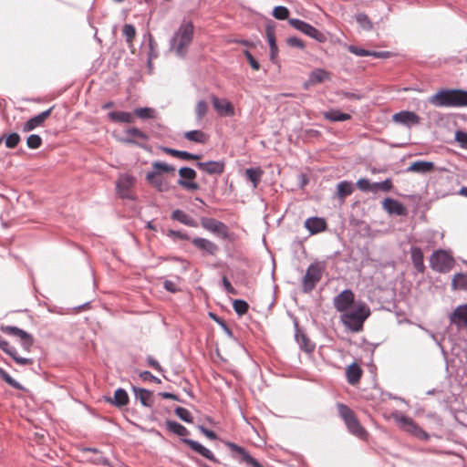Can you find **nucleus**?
Instances as JSON below:
<instances>
[{"mask_svg": "<svg viewBox=\"0 0 467 467\" xmlns=\"http://www.w3.org/2000/svg\"><path fill=\"white\" fill-rule=\"evenodd\" d=\"M165 426L169 431L182 437V442L188 445L193 451L202 455L203 458L209 460L214 464H223L211 450L200 442L187 438L190 431L183 425L175 420H168L165 421Z\"/></svg>", "mask_w": 467, "mask_h": 467, "instance_id": "1", "label": "nucleus"}, {"mask_svg": "<svg viewBox=\"0 0 467 467\" xmlns=\"http://www.w3.org/2000/svg\"><path fill=\"white\" fill-rule=\"evenodd\" d=\"M194 26L192 21L183 20L170 40V48L178 57L184 58L192 42Z\"/></svg>", "mask_w": 467, "mask_h": 467, "instance_id": "2", "label": "nucleus"}, {"mask_svg": "<svg viewBox=\"0 0 467 467\" xmlns=\"http://www.w3.org/2000/svg\"><path fill=\"white\" fill-rule=\"evenodd\" d=\"M429 102L437 107H467V90L459 88L441 89L430 97Z\"/></svg>", "mask_w": 467, "mask_h": 467, "instance_id": "3", "label": "nucleus"}, {"mask_svg": "<svg viewBox=\"0 0 467 467\" xmlns=\"http://www.w3.org/2000/svg\"><path fill=\"white\" fill-rule=\"evenodd\" d=\"M369 316V307L362 303L357 306L355 309L343 312L340 318L346 328L357 333L363 329L364 322Z\"/></svg>", "mask_w": 467, "mask_h": 467, "instance_id": "4", "label": "nucleus"}, {"mask_svg": "<svg viewBox=\"0 0 467 467\" xmlns=\"http://www.w3.org/2000/svg\"><path fill=\"white\" fill-rule=\"evenodd\" d=\"M337 411L340 418L344 420L348 431L357 436L358 438L363 439L367 435L366 430L361 426L354 411L347 405L343 403L337 404Z\"/></svg>", "mask_w": 467, "mask_h": 467, "instance_id": "5", "label": "nucleus"}, {"mask_svg": "<svg viewBox=\"0 0 467 467\" xmlns=\"http://www.w3.org/2000/svg\"><path fill=\"white\" fill-rule=\"evenodd\" d=\"M393 419L398 423L399 427L404 431L410 433L420 441H429L430 435L411 418L404 415L401 412H395L393 413Z\"/></svg>", "mask_w": 467, "mask_h": 467, "instance_id": "6", "label": "nucleus"}, {"mask_svg": "<svg viewBox=\"0 0 467 467\" xmlns=\"http://www.w3.org/2000/svg\"><path fill=\"white\" fill-rule=\"evenodd\" d=\"M324 271V263H311L306 269L305 276L303 277L302 291L304 293H310L314 290L317 284L322 279Z\"/></svg>", "mask_w": 467, "mask_h": 467, "instance_id": "7", "label": "nucleus"}, {"mask_svg": "<svg viewBox=\"0 0 467 467\" xmlns=\"http://www.w3.org/2000/svg\"><path fill=\"white\" fill-rule=\"evenodd\" d=\"M454 265V259L446 251L438 250L430 257V266L439 273H448Z\"/></svg>", "mask_w": 467, "mask_h": 467, "instance_id": "8", "label": "nucleus"}, {"mask_svg": "<svg viewBox=\"0 0 467 467\" xmlns=\"http://www.w3.org/2000/svg\"><path fill=\"white\" fill-rule=\"evenodd\" d=\"M288 23L295 29L300 31L301 33L315 39L316 41H317L319 43H325L327 39V36L325 33L319 31L316 27H314L312 25H310L303 20H300L298 18H289Z\"/></svg>", "mask_w": 467, "mask_h": 467, "instance_id": "9", "label": "nucleus"}, {"mask_svg": "<svg viewBox=\"0 0 467 467\" xmlns=\"http://www.w3.org/2000/svg\"><path fill=\"white\" fill-rule=\"evenodd\" d=\"M0 330L6 335L18 337L23 350L30 352L34 345V337L31 334L15 326H1Z\"/></svg>", "mask_w": 467, "mask_h": 467, "instance_id": "10", "label": "nucleus"}, {"mask_svg": "<svg viewBox=\"0 0 467 467\" xmlns=\"http://www.w3.org/2000/svg\"><path fill=\"white\" fill-rule=\"evenodd\" d=\"M180 179L177 181L178 185L182 186L187 191H196L199 189V184L193 180L196 178V171L190 167H182L179 169Z\"/></svg>", "mask_w": 467, "mask_h": 467, "instance_id": "11", "label": "nucleus"}, {"mask_svg": "<svg viewBox=\"0 0 467 467\" xmlns=\"http://www.w3.org/2000/svg\"><path fill=\"white\" fill-rule=\"evenodd\" d=\"M201 224L205 230L217 234L223 240L228 239L229 237L228 227L223 222L217 221L213 218L202 217L201 219Z\"/></svg>", "mask_w": 467, "mask_h": 467, "instance_id": "12", "label": "nucleus"}, {"mask_svg": "<svg viewBox=\"0 0 467 467\" xmlns=\"http://www.w3.org/2000/svg\"><path fill=\"white\" fill-rule=\"evenodd\" d=\"M354 302L355 295L353 291L350 289L343 290L333 299V305L335 308L341 313L348 310L349 307L354 304Z\"/></svg>", "mask_w": 467, "mask_h": 467, "instance_id": "13", "label": "nucleus"}, {"mask_svg": "<svg viewBox=\"0 0 467 467\" xmlns=\"http://www.w3.org/2000/svg\"><path fill=\"white\" fill-rule=\"evenodd\" d=\"M225 445L232 451L237 452L240 456V462L245 463L248 467H263L262 464L252 457L245 448L237 445L232 441H225Z\"/></svg>", "mask_w": 467, "mask_h": 467, "instance_id": "14", "label": "nucleus"}, {"mask_svg": "<svg viewBox=\"0 0 467 467\" xmlns=\"http://www.w3.org/2000/svg\"><path fill=\"white\" fill-rule=\"evenodd\" d=\"M214 109L221 117H233L235 114L234 105L225 99H218L215 96L211 98Z\"/></svg>", "mask_w": 467, "mask_h": 467, "instance_id": "15", "label": "nucleus"}, {"mask_svg": "<svg viewBox=\"0 0 467 467\" xmlns=\"http://www.w3.org/2000/svg\"><path fill=\"white\" fill-rule=\"evenodd\" d=\"M451 324L458 328L467 327V304L459 305L450 315Z\"/></svg>", "mask_w": 467, "mask_h": 467, "instance_id": "16", "label": "nucleus"}, {"mask_svg": "<svg viewBox=\"0 0 467 467\" xmlns=\"http://www.w3.org/2000/svg\"><path fill=\"white\" fill-rule=\"evenodd\" d=\"M0 348L18 365L26 366L33 363L32 358L19 357L16 348L11 346L2 336H0Z\"/></svg>", "mask_w": 467, "mask_h": 467, "instance_id": "17", "label": "nucleus"}, {"mask_svg": "<svg viewBox=\"0 0 467 467\" xmlns=\"http://www.w3.org/2000/svg\"><path fill=\"white\" fill-rule=\"evenodd\" d=\"M196 167L210 174V175H220L224 171L225 169V161L223 160L221 161H209L201 162L198 161L196 163Z\"/></svg>", "mask_w": 467, "mask_h": 467, "instance_id": "18", "label": "nucleus"}, {"mask_svg": "<svg viewBox=\"0 0 467 467\" xmlns=\"http://www.w3.org/2000/svg\"><path fill=\"white\" fill-rule=\"evenodd\" d=\"M192 244L201 250L203 254L214 256L219 251L218 245L206 238L194 237L192 239Z\"/></svg>", "mask_w": 467, "mask_h": 467, "instance_id": "19", "label": "nucleus"}, {"mask_svg": "<svg viewBox=\"0 0 467 467\" xmlns=\"http://www.w3.org/2000/svg\"><path fill=\"white\" fill-rule=\"evenodd\" d=\"M54 106L29 119L27 121L25 122L22 130L24 132H29L35 130L36 128L41 126L43 122L51 115Z\"/></svg>", "mask_w": 467, "mask_h": 467, "instance_id": "20", "label": "nucleus"}, {"mask_svg": "<svg viewBox=\"0 0 467 467\" xmlns=\"http://www.w3.org/2000/svg\"><path fill=\"white\" fill-rule=\"evenodd\" d=\"M393 120L410 128L420 123V117L415 112L402 110L393 115Z\"/></svg>", "mask_w": 467, "mask_h": 467, "instance_id": "21", "label": "nucleus"}, {"mask_svg": "<svg viewBox=\"0 0 467 467\" xmlns=\"http://www.w3.org/2000/svg\"><path fill=\"white\" fill-rule=\"evenodd\" d=\"M295 338L299 345L300 349L306 354L313 353L316 348V344L312 342L308 337L299 329L297 323H295Z\"/></svg>", "mask_w": 467, "mask_h": 467, "instance_id": "22", "label": "nucleus"}, {"mask_svg": "<svg viewBox=\"0 0 467 467\" xmlns=\"http://www.w3.org/2000/svg\"><path fill=\"white\" fill-rule=\"evenodd\" d=\"M133 182L131 176L126 175L121 177L116 183L118 193L122 199L134 200V195L130 192V187Z\"/></svg>", "mask_w": 467, "mask_h": 467, "instance_id": "23", "label": "nucleus"}, {"mask_svg": "<svg viewBox=\"0 0 467 467\" xmlns=\"http://www.w3.org/2000/svg\"><path fill=\"white\" fill-rule=\"evenodd\" d=\"M305 227L311 234H317L324 232L327 227V223L324 218L314 216L305 221Z\"/></svg>", "mask_w": 467, "mask_h": 467, "instance_id": "24", "label": "nucleus"}, {"mask_svg": "<svg viewBox=\"0 0 467 467\" xmlns=\"http://www.w3.org/2000/svg\"><path fill=\"white\" fill-rule=\"evenodd\" d=\"M434 170V163L428 161H416L412 162L407 169V172H415L419 174H427Z\"/></svg>", "mask_w": 467, "mask_h": 467, "instance_id": "25", "label": "nucleus"}, {"mask_svg": "<svg viewBox=\"0 0 467 467\" xmlns=\"http://www.w3.org/2000/svg\"><path fill=\"white\" fill-rule=\"evenodd\" d=\"M145 180L159 192H164L169 190L168 183L160 176L155 175V171H148Z\"/></svg>", "mask_w": 467, "mask_h": 467, "instance_id": "26", "label": "nucleus"}, {"mask_svg": "<svg viewBox=\"0 0 467 467\" xmlns=\"http://www.w3.org/2000/svg\"><path fill=\"white\" fill-rule=\"evenodd\" d=\"M105 400L107 402L114 405L117 408L126 406L130 401L127 391L122 388L117 389L112 398L107 397Z\"/></svg>", "mask_w": 467, "mask_h": 467, "instance_id": "27", "label": "nucleus"}, {"mask_svg": "<svg viewBox=\"0 0 467 467\" xmlns=\"http://www.w3.org/2000/svg\"><path fill=\"white\" fill-rule=\"evenodd\" d=\"M161 150L163 152H165L169 155H171L172 157H176V158H179L183 161H191V160L197 161V160H200L202 157L200 154H193V153H191L186 150H175V149L165 147V146H161Z\"/></svg>", "mask_w": 467, "mask_h": 467, "instance_id": "28", "label": "nucleus"}, {"mask_svg": "<svg viewBox=\"0 0 467 467\" xmlns=\"http://www.w3.org/2000/svg\"><path fill=\"white\" fill-rule=\"evenodd\" d=\"M131 389L135 395L136 400H139L142 406H144V407H151L152 406V403H153L152 394L150 390L143 389V388L134 387V386H132Z\"/></svg>", "mask_w": 467, "mask_h": 467, "instance_id": "29", "label": "nucleus"}, {"mask_svg": "<svg viewBox=\"0 0 467 467\" xmlns=\"http://www.w3.org/2000/svg\"><path fill=\"white\" fill-rule=\"evenodd\" d=\"M383 208L391 214L402 215L405 213V207L401 202L391 198H386L383 202Z\"/></svg>", "mask_w": 467, "mask_h": 467, "instance_id": "30", "label": "nucleus"}, {"mask_svg": "<svg viewBox=\"0 0 467 467\" xmlns=\"http://www.w3.org/2000/svg\"><path fill=\"white\" fill-rule=\"evenodd\" d=\"M410 258L413 264L414 268L419 273H423L425 270L424 261H423V254L420 247L413 246L410 249Z\"/></svg>", "mask_w": 467, "mask_h": 467, "instance_id": "31", "label": "nucleus"}, {"mask_svg": "<svg viewBox=\"0 0 467 467\" xmlns=\"http://www.w3.org/2000/svg\"><path fill=\"white\" fill-rule=\"evenodd\" d=\"M171 218L172 220L178 221L181 223L190 226V227H197L198 223L191 216H189L186 213L180 209L174 210L171 214Z\"/></svg>", "mask_w": 467, "mask_h": 467, "instance_id": "32", "label": "nucleus"}, {"mask_svg": "<svg viewBox=\"0 0 467 467\" xmlns=\"http://www.w3.org/2000/svg\"><path fill=\"white\" fill-rule=\"evenodd\" d=\"M355 190L353 182L349 181H341L337 185V195L342 201L351 195Z\"/></svg>", "mask_w": 467, "mask_h": 467, "instance_id": "33", "label": "nucleus"}, {"mask_svg": "<svg viewBox=\"0 0 467 467\" xmlns=\"http://www.w3.org/2000/svg\"><path fill=\"white\" fill-rule=\"evenodd\" d=\"M108 117L113 122L131 123L133 121L132 114L126 111H110Z\"/></svg>", "mask_w": 467, "mask_h": 467, "instance_id": "34", "label": "nucleus"}, {"mask_svg": "<svg viewBox=\"0 0 467 467\" xmlns=\"http://www.w3.org/2000/svg\"><path fill=\"white\" fill-rule=\"evenodd\" d=\"M324 118L332 122H340L350 119L351 115L348 113L341 112L337 109H330L324 112Z\"/></svg>", "mask_w": 467, "mask_h": 467, "instance_id": "35", "label": "nucleus"}, {"mask_svg": "<svg viewBox=\"0 0 467 467\" xmlns=\"http://www.w3.org/2000/svg\"><path fill=\"white\" fill-rule=\"evenodd\" d=\"M346 374L348 382L354 385L360 379L362 370L356 363H352L348 367Z\"/></svg>", "mask_w": 467, "mask_h": 467, "instance_id": "36", "label": "nucleus"}, {"mask_svg": "<svg viewBox=\"0 0 467 467\" xmlns=\"http://www.w3.org/2000/svg\"><path fill=\"white\" fill-rule=\"evenodd\" d=\"M184 138L190 141L204 144L208 140V135L199 130H189L184 133Z\"/></svg>", "mask_w": 467, "mask_h": 467, "instance_id": "37", "label": "nucleus"}, {"mask_svg": "<svg viewBox=\"0 0 467 467\" xmlns=\"http://www.w3.org/2000/svg\"><path fill=\"white\" fill-rule=\"evenodd\" d=\"M263 173L264 171L259 167L248 168L245 170V176L253 183L254 188H256L260 182Z\"/></svg>", "mask_w": 467, "mask_h": 467, "instance_id": "38", "label": "nucleus"}, {"mask_svg": "<svg viewBox=\"0 0 467 467\" xmlns=\"http://www.w3.org/2000/svg\"><path fill=\"white\" fill-rule=\"evenodd\" d=\"M133 113L141 119H155L157 116L156 109L149 107L137 108Z\"/></svg>", "mask_w": 467, "mask_h": 467, "instance_id": "39", "label": "nucleus"}, {"mask_svg": "<svg viewBox=\"0 0 467 467\" xmlns=\"http://www.w3.org/2000/svg\"><path fill=\"white\" fill-rule=\"evenodd\" d=\"M451 287L453 290H467V277L462 273L454 275L451 280Z\"/></svg>", "mask_w": 467, "mask_h": 467, "instance_id": "40", "label": "nucleus"}, {"mask_svg": "<svg viewBox=\"0 0 467 467\" xmlns=\"http://www.w3.org/2000/svg\"><path fill=\"white\" fill-rule=\"evenodd\" d=\"M151 166H152L151 171H155V175H158V176L161 173H164V172L169 173V172L175 171L174 166L170 165L165 162L159 161H153Z\"/></svg>", "mask_w": 467, "mask_h": 467, "instance_id": "41", "label": "nucleus"}, {"mask_svg": "<svg viewBox=\"0 0 467 467\" xmlns=\"http://www.w3.org/2000/svg\"><path fill=\"white\" fill-rule=\"evenodd\" d=\"M0 378L10 387L18 390H26V389L17 380L13 379L5 369L0 367Z\"/></svg>", "mask_w": 467, "mask_h": 467, "instance_id": "42", "label": "nucleus"}, {"mask_svg": "<svg viewBox=\"0 0 467 467\" xmlns=\"http://www.w3.org/2000/svg\"><path fill=\"white\" fill-rule=\"evenodd\" d=\"M329 78V74L322 68L313 70L309 75V80L312 83H322Z\"/></svg>", "mask_w": 467, "mask_h": 467, "instance_id": "43", "label": "nucleus"}, {"mask_svg": "<svg viewBox=\"0 0 467 467\" xmlns=\"http://www.w3.org/2000/svg\"><path fill=\"white\" fill-rule=\"evenodd\" d=\"M393 187L392 181L389 178L385 179L382 182H372V192L381 191L383 192H389Z\"/></svg>", "mask_w": 467, "mask_h": 467, "instance_id": "44", "label": "nucleus"}, {"mask_svg": "<svg viewBox=\"0 0 467 467\" xmlns=\"http://www.w3.org/2000/svg\"><path fill=\"white\" fill-rule=\"evenodd\" d=\"M356 22L362 27L364 30L369 31L372 29L373 25L368 16L364 13H358L356 15Z\"/></svg>", "mask_w": 467, "mask_h": 467, "instance_id": "45", "label": "nucleus"}, {"mask_svg": "<svg viewBox=\"0 0 467 467\" xmlns=\"http://www.w3.org/2000/svg\"><path fill=\"white\" fill-rule=\"evenodd\" d=\"M265 35L270 49H276L277 45L275 40V26L272 24H267L265 26Z\"/></svg>", "mask_w": 467, "mask_h": 467, "instance_id": "46", "label": "nucleus"}, {"mask_svg": "<svg viewBox=\"0 0 467 467\" xmlns=\"http://www.w3.org/2000/svg\"><path fill=\"white\" fill-rule=\"evenodd\" d=\"M144 39H148V44H149V53H148V56H149V59H152L154 57H157L158 56V52H157V43L155 42L153 36H151L150 33H146L144 35Z\"/></svg>", "mask_w": 467, "mask_h": 467, "instance_id": "47", "label": "nucleus"}, {"mask_svg": "<svg viewBox=\"0 0 467 467\" xmlns=\"http://www.w3.org/2000/svg\"><path fill=\"white\" fill-rule=\"evenodd\" d=\"M233 307L235 313L241 317L248 311L249 305L245 300L234 299L233 302Z\"/></svg>", "mask_w": 467, "mask_h": 467, "instance_id": "48", "label": "nucleus"}, {"mask_svg": "<svg viewBox=\"0 0 467 467\" xmlns=\"http://www.w3.org/2000/svg\"><path fill=\"white\" fill-rule=\"evenodd\" d=\"M174 412L177 417H179L182 420L187 423H192L193 421V417L191 412L182 407H176Z\"/></svg>", "mask_w": 467, "mask_h": 467, "instance_id": "49", "label": "nucleus"}, {"mask_svg": "<svg viewBox=\"0 0 467 467\" xmlns=\"http://www.w3.org/2000/svg\"><path fill=\"white\" fill-rule=\"evenodd\" d=\"M20 140H21V138H20L19 134L16 132L10 133L8 136L5 135V139H4L5 147L9 148V149L16 148L17 146V144L19 143Z\"/></svg>", "mask_w": 467, "mask_h": 467, "instance_id": "50", "label": "nucleus"}, {"mask_svg": "<svg viewBox=\"0 0 467 467\" xmlns=\"http://www.w3.org/2000/svg\"><path fill=\"white\" fill-rule=\"evenodd\" d=\"M209 315H210L211 318L222 327V329L224 331V333L229 337H233L232 329L228 327L226 322L222 317H218L217 315H215L213 313H210Z\"/></svg>", "mask_w": 467, "mask_h": 467, "instance_id": "51", "label": "nucleus"}, {"mask_svg": "<svg viewBox=\"0 0 467 467\" xmlns=\"http://www.w3.org/2000/svg\"><path fill=\"white\" fill-rule=\"evenodd\" d=\"M272 15L278 20H285L288 18L289 10L283 5H277L273 9Z\"/></svg>", "mask_w": 467, "mask_h": 467, "instance_id": "52", "label": "nucleus"}, {"mask_svg": "<svg viewBox=\"0 0 467 467\" xmlns=\"http://www.w3.org/2000/svg\"><path fill=\"white\" fill-rule=\"evenodd\" d=\"M122 33L126 38V42L131 44L132 39L136 35V28L131 24H125L122 29Z\"/></svg>", "mask_w": 467, "mask_h": 467, "instance_id": "53", "label": "nucleus"}, {"mask_svg": "<svg viewBox=\"0 0 467 467\" xmlns=\"http://www.w3.org/2000/svg\"><path fill=\"white\" fill-rule=\"evenodd\" d=\"M208 111V104L204 100H199L195 108V115L197 120H201Z\"/></svg>", "mask_w": 467, "mask_h": 467, "instance_id": "54", "label": "nucleus"}, {"mask_svg": "<svg viewBox=\"0 0 467 467\" xmlns=\"http://www.w3.org/2000/svg\"><path fill=\"white\" fill-rule=\"evenodd\" d=\"M42 144V138L37 134H31L26 139V146L29 149H38Z\"/></svg>", "mask_w": 467, "mask_h": 467, "instance_id": "55", "label": "nucleus"}, {"mask_svg": "<svg viewBox=\"0 0 467 467\" xmlns=\"http://www.w3.org/2000/svg\"><path fill=\"white\" fill-rule=\"evenodd\" d=\"M356 185L362 192H372V182L368 179L360 178L359 180H358Z\"/></svg>", "mask_w": 467, "mask_h": 467, "instance_id": "56", "label": "nucleus"}, {"mask_svg": "<svg viewBox=\"0 0 467 467\" xmlns=\"http://www.w3.org/2000/svg\"><path fill=\"white\" fill-rule=\"evenodd\" d=\"M125 134L126 135H130V136H133V137L144 140H147L149 139V137H148V135L146 133H144L140 129L134 128V127L126 130H125Z\"/></svg>", "mask_w": 467, "mask_h": 467, "instance_id": "57", "label": "nucleus"}, {"mask_svg": "<svg viewBox=\"0 0 467 467\" xmlns=\"http://www.w3.org/2000/svg\"><path fill=\"white\" fill-rule=\"evenodd\" d=\"M455 140L459 143V145L467 150V132L463 130H457L455 132Z\"/></svg>", "mask_w": 467, "mask_h": 467, "instance_id": "58", "label": "nucleus"}, {"mask_svg": "<svg viewBox=\"0 0 467 467\" xmlns=\"http://www.w3.org/2000/svg\"><path fill=\"white\" fill-rule=\"evenodd\" d=\"M348 49L350 53L358 57H370V50H367L354 45L348 46Z\"/></svg>", "mask_w": 467, "mask_h": 467, "instance_id": "59", "label": "nucleus"}, {"mask_svg": "<svg viewBox=\"0 0 467 467\" xmlns=\"http://www.w3.org/2000/svg\"><path fill=\"white\" fill-rule=\"evenodd\" d=\"M286 43L291 47H296V48H298V49H304L305 48L304 42L299 37H297V36H289L286 39Z\"/></svg>", "mask_w": 467, "mask_h": 467, "instance_id": "60", "label": "nucleus"}, {"mask_svg": "<svg viewBox=\"0 0 467 467\" xmlns=\"http://www.w3.org/2000/svg\"><path fill=\"white\" fill-rule=\"evenodd\" d=\"M167 236L171 237V238H177V239H180V240H190V236L188 235V234L186 232H181V231H176V230H172V229H170L168 232H167Z\"/></svg>", "mask_w": 467, "mask_h": 467, "instance_id": "61", "label": "nucleus"}, {"mask_svg": "<svg viewBox=\"0 0 467 467\" xmlns=\"http://www.w3.org/2000/svg\"><path fill=\"white\" fill-rule=\"evenodd\" d=\"M244 55L246 57V59L248 60V62L253 69H254V70L260 69L259 62L254 57V56L252 55V53L249 50H247V49L244 50Z\"/></svg>", "mask_w": 467, "mask_h": 467, "instance_id": "62", "label": "nucleus"}, {"mask_svg": "<svg viewBox=\"0 0 467 467\" xmlns=\"http://www.w3.org/2000/svg\"><path fill=\"white\" fill-rule=\"evenodd\" d=\"M198 430L211 441H215L218 439L217 434L213 431L209 430L202 425H199Z\"/></svg>", "mask_w": 467, "mask_h": 467, "instance_id": "63", "label": "nucleus"}, {"mask_svg": "<svg viewBox=\"0 0 467 467\" xmlns=\"http://www.w3.org/2000/svg\"><path fill=\"white\" fill-rule=\"evenodd\" d=\"M140 378L142 380H149V381H151V382H154V383H157V384L161 383V379L159 378L155 377L154 375H152L148 370L140 372Z\"/></svg>", "mask_w": 467, "mask_h": 467, "instance_id": "64", "label": "nucleus"}]
</instances>
